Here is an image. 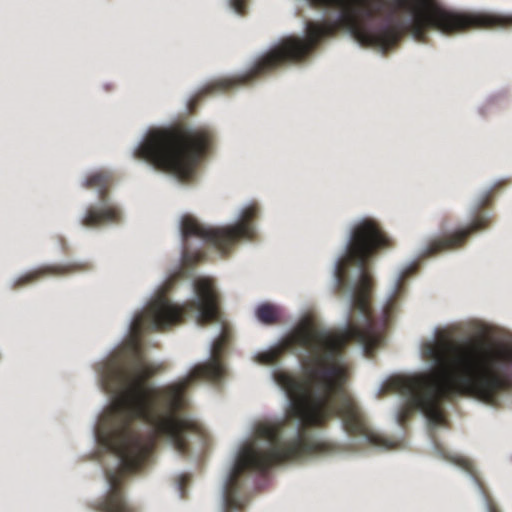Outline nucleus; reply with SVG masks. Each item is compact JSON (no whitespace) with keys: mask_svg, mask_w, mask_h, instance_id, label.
Wrapping results in <instances>:
<instances>
[{"mask_svg":"<svg viewBox=\"0 0 512 512\" xmlns=\"http://www.w3.org/2000/svg\"><path fill=\"white\" fill-rule=\"evenodd\" d=\"M257 201L240 204L231 222L211 227L191 215L179 218L178 261L142 308L129 318L124 338L94 365L106 403L97 413H184L187 388L206 379L220 385L228 375L222 359L231 338L211 277L192 266L206 248L228 254L259 235Z\"/></svg>","mask_w":512,"mask_h":512,"instance_id":"f257e3e1","label":"nucleus"},{"mask_svg":"<svg viewBox=\"0 0 512 512\" xmlns=\"http://www.w3.org/2000/svg\"><path fill=\"white\" fill-rule=\"evenodd\" d=\"M390 242L374 217H357L348 223L332 265L343 318L334 329H318L311 316L303 315L277 343L252 355L255 363L271 367V378L285 397L282 415L253 424H324L334 416L340 424H369L346 388L348 345L355 343L369 356L384 343V330L406 294L405 280L417 268L416 260L399 267L376 309L368 264Z\"/></svg>","mask_w":512,"mask_h":512,"instance_id":"f03ea898","label":"nucleus"},{"mask_svg":"<svg viewBox=\"0 0 512 512\" xmlns=\"http://www.w3.org/2000/svg\"><path fill=\"white\" fill-rule=\"evenodd\" d=\"M512 25V14L465 13L441 0H380V52L396 45L403 33L417 41L437 31L444 35L469 28H503Z\"/></svg>","mask_w":512,"mask_h":512,"instance_id":"7ed1b4c3","label":"nucleus"},{"mask_svg":"<svg viewBox=\"0 0 512 512\" xmlns=\"http://www.w3.org/2000/svg\"><path fill=\"white\" fill-rule=\"evenodd\" d=\"M213 131L207 125L177 130L152 127L145 130L131 149L132 156L178 182L197 177V165L208 153Z\"/></svg>","mask_w":512,"mask_h":512,"instance_id":"20e7f679","label":"nucleus"},{"mask_svg":"<svg viewBox=\"0 0 512 512\" xmlns=\"http://www.w3.org/2000/svg\"><path fill=\"white\" fill-rule=\"evenodd\" d=\"M112 173L106 169H96L85 174L80 181L84 188L94 189L98 199L79 215L78 221L85 228H98L104 225L118 224L122 221L121 207L108 195Z\"/></svg>","mask_w":512,"mask_h":512,"instance_id":"39448f33","label":"nucleus"},{"mask_svg":"<svg viewBox=\"0 0 512 512\" xmlns=\"http://www.w3.org/2000/svg\"><path fill=\"white\" fill-rule=\"evenodd\" d=\"M500 184L501 182L495 183L493 187L483 191L478 196L471 208V221L468 225L459 227L443 236L431 237L421 244L417 250V260L430 257L445 249L456 248L463 243L470 233L484 229L491 218V213L484 210L483 207L489 202L492 190Z\"/></svg>","mask_w":512,"mask_h":512,"instance_id":"423d86ee","label":"nucleus"},{"mask_svg":"<svg viewBox=\"0 0 512 512\" xmlns=\"http://www.w3.org/2000/svg\"><path fill=\"white\" fill-rule=\"evenodd\" d=\"M88 263L85 262H71L64 265H50L38 268L33 271L26 272L25 274L17 277L14 285H21L28 283L37 277L44 274H64L88 269Z\"/></svg>","mask_w":512,"mask_h":512,"instance_id":"0eeeda50","label":"nucleus"},{"mask_svg":"<svg viewBox=\"0 0 512 512\" xmlns=\"http://www.w3.org/2000/svg\"><path fill=\"white\" fill-rule=\"evenodd\" d=\"M282 309L280 306L268 302H263L255 307L254 315L258 322L271 325L275 323L281 316Z\"/></svg>","mask_w":512,"mask_h":512,"instance_id":"6e6552de","label":"nucleus"},{"mask_svg":"<svg viewBox=\"0 0 512 512\" xmlns=\"http://www.w3.org/2000/svg\"><path fill=\"white\" fill-rule=\"evenodd\" d=\"M188 481V476L186 474H178L173 480L174 489L178 492L179 497L183 498L185 496V486Z\"/></svg>","mask_w":512,"mask_h":512,"instance_id":"1a4fd4ad","label":"nucleus"},{"mask_svg":"<svg viewBox=\"0 0 512 512\" xmlns=\"http://www.w3.org/2000/svg\"><path fill=\"white\" fill-rule=\"evenodd\" d=\"M248 0H226V4L230 10L236 14H244L246 11Z\"/></svg>","mask_w":512,"mask_h":512,"instance_id":"9d476101","label":"nucleus"}]
</instances>
